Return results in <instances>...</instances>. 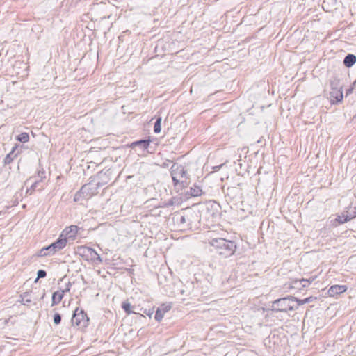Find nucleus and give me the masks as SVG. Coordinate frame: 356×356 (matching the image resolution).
<instances>
[{"label": "nucleus", "instance_id": "obj_1", "mask_svg": "<svg viewBox=\"0 0 356 356\" xmlns=\"http://www.w3.org/2000/svg\"><path fill=\"white\" fill-rule=\"evenodd\" d=\"M209 243L217 250L220 254L225 257L232 255L236 249V245L233 241L224 238H213L210 241Z\"/></svg>", "mask_w": 356, "mask_h": 356}, {"label": "nucleus", "instance_id": "obj_2", "mask_svg": "<svg viewBox=\"0 0 356 356\" xmlns=\"http://www.w3.org/2000/svg\"><path fill=\"white\" fill-rule=\"evenodd\" d=\"M297 309L296 306V300L294 297L289 296L283 298H280L272 304V309L276 312H288Z\"/></svg>", "mask_w": 356, "mask_h": 356}, {"label": "nucleus", "instance_id": "obj_3", "mask_svg": "<svg viewBox=\"0 0 356 356\" xmlns=\"http://www.w3.org/2000/svg\"><path fill=\"white\" fill-rule=\"evenodd\" d=\"M181 215V220L179 222V228L181 231H186L191 229L192 223L197 220V215L195 211L191 209H184L181 210L179 213Z\"/></svg>", "mask_w": 356, "mask_h": 356}, {"label": "nucleus", "instance_id": "obj_4", "mask_svg": "<svg viewBox=\"0 0 356 356\" xmlns=\"http://www.w3.org/2000/svg\"><path fill=\"white\" fill-rule=\"evenodd\" d=\"M89 321L90 318L86 312L77 307L74 312L71 322L72 326L83 330L88 327Z\"/></svg>", "mask_w": 356, "mask_h": 356}, {"label": "nucleus", "instance_id": "obj_5", "mask_svg": "<svg viewBox=\"0 0 356 356\" xmlns=\"http://www.w3.org/2000/svg\"><path fill=\"white\" fill-rule=\"evenodd\" d=\"M331 91H330V102L332 104L337 103L343 99L342 87L340 84L339 80L334 79L330 82Z\"/></svg>", "mask_w": 356, "mask_h": 356}, {"label": "nucleus", "instance_id": "obj_6", "mask_svg": "<svg viewBox=\"0 0 356 356\" xmlns=\"http://www.w3.org/2000/svg\"><path fill=\"white\" fill-rule=\"evenodd\" d=\"M67 242L66 239L65 238L62 237L61 235L60 234L57 241H55L54 243H51L49 246H47L46 248H43L40 250V254L43 256H45V255H47V254L43 253V252L49 250V254H54L56 252L63 250L67 245Z\"/></svg>", "mask_w": 356, "mask_h": 356}, {"label": "nucleus", "instance_id": "obj_7", "mask_svg": "<svg viewBox=\"0 0 356 356\" xmlns=\"http://www.w3.org/2000/svg\"><path fill=\"white\" fill-rule=\"evenodd\" d=\"M80 228L77 225H71L70 226L66 227L61 232L60 235L62 237L65 238L66 241L72 240L74 241L76 238Z\"/></svg>", "mask_w": 356, "mask_h": 356}, {"label": "nucleus", "instance_id": "obj_8", "mask_svg": "<svg viewBox=\"0 0 356 356\" xmlns=\"http://www.w3.org/2000/svg\"><path fill=\"white\" fill-rule=\"evenodd\" d=\"M78 254L86 260L93 259L98 256L97 252L91 248L86 245L77 247Z\"/></svg>", "mask_w": 356, "mask_h": 356}, {"label": "nucleus", "instance_id": "obj_9", "mask_svg": "<svg viewBox=\"0 0 356 356\" xmlns=\"http://www.w3.org/2000/svg\"><path fill=\"white\" fill-rule=\"evenodd\" d=\"M202 194V188L197 185H194L193 187H191L186 191H184L181 193V199L183 200H186L191 197H197Z\"/></svg>", "mask_w": 356, "mask_h": 356}, {"label": "nucleus", "instance_id": "obj_10", "mask_svg": "<svg viewBox=\"0 0 356 356\" xmlns=\"http://www.w3.org/2000/svg\"><path fill=\"white\" fill-rule=\"evenodd\" d=\"M70 290V284L68 283V284L66 286V287L63 289H60L56 291H55L52 295V300H51V305L54 306L55 305H58L60 303L64 296L65 292H68Z\"/></svg>", "mask_w": 356, "mask_h": 356}, {"label": "nucleus", "instance_id": "obj_11", "mask_svg": "<svg viewBox=\"0 0 356 356\" xmlns=\"http://www.w3.org/2000/svg\"><path fill=\"white\" fill-rule=\"evenodd\" d=\"M347 289L346 285H333L328 289L327 293L329 296L334 297L346 292Z\"/></svg>", "mask_w": 356, "mask_h": 356}, {"label": "nucleus", "instance_id": "obj_12", "mask_svg": "<svg viewBox=\"0 0 356 356\" xmlns=\"http://www.w3.org/2000/svg\"><path fill=\"white\" fill-rule=\"evenodd\" d=\"M171 309L170 304H162L156 311L155 319L158 321H161L164 314Z\"/></svg>", "mask_w": 356, "mask_h": 356}, {"label": "nucleus", "instance_id": "obj_13", "mask_svg": "<svg viewBox=\"0 0 356 356\" xmlns=\"http://www.w3.org/2000/svg\"><path fill=\"white\" fill-rule=\"evenodd\" d=\"M191 170L188 168H183L179 176V184H181L183 187L190 183Z\"/></svg>", "mask_w": 356, "mask_h": 356}, {"label": "nucleus", "instance_id": "obj_14", "mask_svg": "<svg viewBox=\"0 0 356 356\" xmlns=\"http://www.w3.org/2000/svg\"><path fill=\"white\" fill-rule=\"evenodd\" d=\"M86 186H83L81 187V188L76 193V194L74 195V202H79V201H81L83 200V199H85L86 197H88V195H86ZM90 196H89L90 197Z\"/></svg>", "mask_w": 356, "mask_h": 356}, {"label": "nucleus", "instance_id": "obj_15", "mask_svg": "<svg viewBox=\"0 0 356 356\" xmlns=\"http://www.w3.org/2000/svg\"><path fill=\"white\" fill-rule=\"evenodd\" d=\"M355 62H356V56L353 54L347 55L345 57L344 60H343L344 65L348 67H350L352 65H353L355 63Z\"/></svg>", "mask_w": 356, "mask_h": 356}, {"label": "nucleus", "instance_id": "obj_16", "mask_svg": "<svg viewBox=\"0 0 356 356\" xmlns=\"http://www.w3.org/2000/svg\"><path fill=\"white\" fill-rule=\"evenodd\" d=\"M355 216L353 215H348L347 213H343L341 216H339L336 219L335 221H337L339 224H343L344 222H348V220L353 218Z\"/></svg>", "mask_w": 356, "mask_h": 356}, {"label": "nucleus", "instance_id": "obj_17", "mask_svg": "<svg viewBox=\"0 0 356 356\" xmlns=\"http://www.w3.org/2000/svg\"><path fill=\"white\" fill-rule=\"evenodd\" d=\"M149 143H150V141L148 140H138V141L133 142L131 144L130 147H134L138 145H143L145 149H147L149 145Z\"/></svg>", "mask_w": 356, "mask_h": 356}, {"label": "nucleus", "instance_id": "obj_18", "mask_svg": "<svg viewBox=\"0 0 356 356\" xmlns=\"http://www.w3.org/2000/svg\"><path fill=\"white\" fill-rule=\"evenodd\" d=\"M313 280H314V278L312 280H307V279H302L300 280H295V281H293V283H294V284H297L298 283H300L301 284L302 288H305V287L309 286Z\"/></svg>", "mask_w": 356, "mask_h": 356}, {"label": "nucleus", "instance_id": "obj_19", "mask_svg": "<svg viewBox=\"0 0 356 356\" xmlns=\"http://www.w3.org/2000/svg\"><path fill=\"white\" fill-rule=\"evenodd\" d=\"M122 307L128 315L131 314V313H134V312L131 310V305L127 301L122 302Z\"/></svg>", "mask_w": 356, "mask_h": 356}, {"label": "nucleus", "instance_id": "obj_20", "mask_svg": "<svg viewBox=\"0 0 356 356\" xmlns=\"http://www.w3.org/2000/svg\"><path fill=\"white\" fill-rule=\"evenodd\" d=\"M17 140L22 143H27L29 140V135L28 133L23 132L17 137Z\"/></svg>", "mask_w": 356, "mask_h": 356}, {"label": "nucleus", "instance_id": "obj_21", "mask_svg": "<svg viewBox=\"0 0 356 356\" xmlns=\"http://www.w3.org/2000/svg\"><path fill=\"white\" fill-rule=\"evenodd\" d=\"M161 118L159 117V118H158V119L156 120V121L154 124V131L156 134H158L161 131Z\"/></svg>", "mask_w": 356, "mask_h": 356}, {"label": "nucleus", "instance_id": "obj_22", "mask_svg": "<svg viewBox=\"0 0 356 356\" xmlns=\"http://www.w3.org/2000/svg\"><path fill=\"white\" fill-rule=\"evenodd\" d=\"M312 299V297H309V298H305L303 300H300V299H298L296 298H295V300H296V306H299V305H304L305 303H308L310 300Z\"/></svg>", "mask_w": 356, "mask_h": 356}, {"label": "nucleus", "instance_id": "obj_23", "mask_svg": "<svg viewBox=\"0 0 356 356\" xmlns=\"http://www.w3.org/2000/svg\"><path fill=\"white\" fill-rule=\"evenodd\" d=\"M47 273L43 270H40L38 272V277L35 279V282H37L40 278L44 277L46 276Z\"/></svg>", "mask_w": 356, "mask_h": 356}, {"label": "nucleus", "instance_id": "obj_24", "mask_svg": "<svg viewBox=\"0 0 356 356\" xmlns=\"http://www.w3.org/2000/svg\"><path fill=\"white\" fill-rule=\"evenodd\" d=\"M61 321V317L59 314H55L54 316V322L55 324L58 325Z\"/></svg>", "mask_w": 356, "mask_h": 356}, {"label": "nucleus", "instance_id": "obj_25", "mask_svg": "<svg viewBox=\"0 0 356 356\" xmlns=\"http://www.w3.org/2000/svg\"><path fill=\"white\" fill-rule=\"evenodd\" d=\"M291 288H294V289H301V284L300 283H298L297 284H294L293 282H292V285L291 286Z\"/></svg>", "mask_w": 356, "mask_h": 356}, {"label": "nucleus", "instance_id": "obj_26", "mask_svg": "<svg viewBox=\"0 0 356 356\" xmlns=\"http://www.w3.org/2000/svg\"><path fill=\"white\" fill-rule=\"evenodd\" d=\"M172 172V179H173V181H174L175 183H177V182L178 181V180L177 179L175 175H174V174H173V171H172V172Z\"/></svg>", "mask_w": 356, "mask_h": 356}]
</instances>
